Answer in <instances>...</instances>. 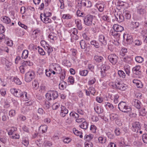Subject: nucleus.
Instances as JSON below:
<instances>
[{
    "label": "nucleus",
    "mask_w": 147,
    "mask_h": 147,
    "mask_svg": "<svg viewBox=\"0 0 147 147\" xmlns=\"http://www.w3.org/2000/svg\"><path fill=\"white\" fill-rule=\"evenodd\" d=\"M114 30V31L111 33V34L113 36H123V37H128V34L122 32L123 30V27L117 24H114L113 26Z\"/></svg>",
    "instance_id": "1"
},
{
    "label": "nucleus",
    "mask_w": 147,
    "mask_h": 147,
    "mask_svg": "<svg viewBox=\"0 0 147 147\" xmlns=\"http://www.w3.org/2000/svg\"><path fill=\"white\" fill-rule=\"evenodd\" d=\"M119 109L121 111L124 113H128L131 111V108L128 106L125 102L121 101L118 105Z\"/></svg>",
    "instance_id": "2"
},
{
    "label": "nucleus",
    "mask_w": 147,
    "mask_h": 147,
    "mask_svg": "<svg viewBox=\"0 0 147 147\" xmlns=\"http://www.w3.org/2000/svg\"><path fill=\"white\" fill-rule=\"evenodd\" d=\"M93 19V16L92 15L88 14L85 16L83 19L85 24L87 26L92 25Z\"/></svg>",
    "instance_id": "3"
},
{
    "label": "nucleus",
    "mask_w": 147,
    "mask_h": 147,
    "mask_svg": "<svg viewBox=\"0 0 147 147\" xmlns=\"http://www.w3.org/2000/svg\"><path fill=\"white\" fill-rule=\"evenodd\" d=\"M113 88L119 89L121 91H124L126 89V86L123 84H121L117 80L115 81V83L112 85Z\"/></svg>",
    "instance_id": "4"
},
{
    "label": "nucleus",
    "mask_w": 147,
    "mask_h": 147,
    "mask_svg": "<svg viewBox=\"0 0 147 147\" xmlns=\"http://www.w3.org/2000/svg\"><path fill=\"white\" fill-rule=\"evenodd\" d=\"M108 58L109 61L113 65H115L117 62L118 57L115 54H110Z\"/></svg>",
    "instance_id": "5"
},
{
    "label": "nucleus",
    "mask_w": 147,
    "mask_h": 147,
    "mask_svg": "<svg viewBox=\"0 0 147 147\" xmlns=\"http://www.w3.org/2000/svg\"><path fill=\"white\" fill-rule=\"evenodd\" d=\"M34 73L33 72L28 71L25 75V81L27 82H29L34 78Z\"/></svg>",
    "instance_id": "6"
},
{
    "label": "nucleus",
    "mask_w": 147,
    "mask_h": 147,
    "mask_svg": "<svg viewBox=\"0 0 147 147\" xmlns=\"http://www.w3.org/2000/svg\"><path fill=\"white\" fill-rule=\"evenodd\" d=\"M110 67V66L106 62L102 63L100 67V72L101 74L103 76L105 75V71L108 70Z\"/></svg>",
    "instance_id": "7"
},
{
    "label": "nucleus",
    "mask_w": 147,
    "mask_h": 147,
    "mask_svg": "<svg viewBox=\"0 0 147 147\" xmlns=\"http://www.w3.org/2000/svg\"><path fill=\"white\" fill-rule=\"evenodd\" d=\"M132 125L133 127L132 130L137 133H138L139 130L141 128L140 123L138 121H134L133 122Z\"/></svg>",
    "instance_id": "8"
},
{
    "label": "nucleus",
    "mask_w": 147,
    "mask_h": 147,
    "mask_svg": "<svg viewBox=\"0 0 147 147\" xmlns=\"http://www.w3.org/2000/svg\"><path fill=\"white\" fill-rule=\"evenodd\" d=\"M115 16L116 19V20L119 23L122 22L124 20L123 16L120 13V12L117 13L116 15L115 14Z\"/></svg>",
    "instance_id": "9"
},
{
    "label": "nucleus",
    "mask_w": 147,
    "mask_h": 147,
    "mask_svg": "<svg viewBox=\"0 0 147 147\" xmlns=\"http://www.w3.org/2000/svg\"><path fill=\"white\" fill-rule=\"evenodd\" d=\"M80 4L87 7H90L92 6L91 2L88 0H82L81 1Z\"/></svg>",
    "instance_id": "10"
},
{
    "label": "nucleus",
    "mask_w": 147,
    "mask_h": 147,
    "mask_svg": "<svg viewBox=\"0 0 147 147\" xmlns=\"http://www.w3.org/2000/svg\"><path fill=\"white\" fill-rule=\"evenodd\" d=\"M68 112V110L65 106L61 105L60 115L62 117H64L67 114Z\"/></svg>",
    "instance_id": "11"
},
{
    "label": "nucleus",
    "mask_w": 147,
    "mask_h": 147,
    "mask_svg": "<svg viewBox=\"0 0 147 147\" xmlns=\"http://www.w3.org/2000/svg\"><path fill=\"white\" fill-rule=\"evenodd\" d=\"M132 104L136 108L138 109L140 108L141 102L139 100L137 99H134L133 101Z\"/></svg>",
    "instance_id": "12"
},
{
    "label": "nucleus",
    "mask_w": 147,
    "mask_h": 147,
    "mask_svg": "<svg viewBox=\"0 0 147 147\" xmlns=\"http://www.w3.org/2000/svg\"><path fill=\"white\" fill-rule=\"evenodd\" d=\"M48 96H52L53 100H54L57 98L58 96V94L57 92L55 91H50L49 93H47Z\"/></svg>",
    "instance_id": "13"
},
{
    "label": "nucleus",
    "mask_w": 147,
    "mask_h": 147,
    "mask_svg": "<svg viewBox=\"0 0 147 147\" xmlns=\"http://www.w3.org/2000/svg\"><path fill=\"white\" fill-rule=\"evenodd\" d=\"M140 66L138 65L136 66L132 69L133 73L136 75L140 74L141 73V72L140 71Z\"/></svg>",
    "instance_id": "14"
},
{
    "label": "nucleus",
    "mask_w": 147,
    "mask_h": 147,
    "mask_svg": "<svg viewBox=\"0 0 147 147\" xmlns=\"http://www.w3.org/2000/svg\"><path fill=\"white\" fill-rule=\"evenodd\" d=\"M105 5V4L103 2L97 4V7L100 11L102 12L103 11Z\"/></svg>",
    "instance_id": "15"
},
{
    "label": "nucleus",
    "mask_w": 147,
    "mask_h": 147,
    "mask_svg": "<svg viewBox=\"0 0 147 147\" xmlns=\"http://www.w3.org/2000/svg\"><path fill=\"white\" fill-rule=\"evenodd\" d=\"M75 22L78 29L79 30H81L83 26L81 20L80 19L75 20Z\"/></svg>",
    "instance_id": "16"
},
{
    "label": "nucleus",
    "mask_w": 147,
    "mask_h": 147,
    "mask_svg": "<svg viewBox=\"0 0 147 147\" xmlns=\"http://www.w3.org/2000/svg\"><path fill=\"white\" fill-rule=\"evenodd\" d=\"M1 21L6 24H9L11 22L10 19L6 16H3L1 18Z\"/></svg>",
    "instance_id": "17"
},
{
    "label": "nucleus",
    "mask_w": 147,
    "mask_h": 147,
    "mask_svg": "<svg viewBox=\"0 0 147 147\" xmlns=\"http://www.w3.org/2000/svg\"><path fill=\"white\" fill-rule=\"evenodd\" d=\"M134 83L136 84V85L138 88H141L142 87L143 85L141 82L137 80L134 79L133 80Z\"/></svg>",
    "instance_id": "18"
},
{
    "label": "nucleus",
    "mask_w": 147,
    "mask_h": 147,
    "mask_svg": "<svg viewBox=\"0 0 147 147\" xmlns=\"http://www.w3.org/2000/svg\"><path fill=\"white\" fill-rule=\"evenodd\" d=\"M94 60L97 62H100L103 61L104 59L103 58L100 56L96 55L94 57Z\"/></svg>",
    "instance_id": "19"
},
{
    "label": "nucleus",
    "mask_w": 147,
    "mask_h": 147,
    "mask_svg": "<svg viewBox=\"0 0 147 147\" xmlns=\"http://www.w3.org/2000/svg\"><path fill=\"white\" fill-rule=\"evenodd\" d=\"M0 116H1L2 120V121H4L7 120L8 118L7 113L2 112L0 113Z\"/></svg>",
    "instance_id": "20"
},
{
    "label": "nucleus",
    "mask_w": 147,
    "mask_h": 147,
    "mask_svg": "<svg viewBox=\"0 0 147 147\" xmlns=\"http://www.w3.org/2000/svg\"><path fill=\"white\" fill-rule=\"evenodd\" d=\"M40 31L38 29H37L34 30L32 33L33 36L34 37L39 36H40Z\"/></svg>",
    "instance_id": "21"
},
{
    "label": "nucleus",
    "mask_w": 147,
    "mask_h": 147,
    "mask_svg": "<svg viewBox=\"0 0 147 147\" xmlns=\"http://www.w3.org/2000/svg\"><path fill=\"white\" fill-rule=\"evenodd\" d=\"M73 131L75 134L77 136H79L80 138H81L82 137V133L81 132L77 130L75 128L73 129Z\"/></svg>",
    "instance_id": "22"
},
{
    "label": "nucleus",
    "mask_w": 147,
    "mask_h": 147,
    "mask_svg": "<svg viewBox=\"0 0 147 147\" xmlns=\"http://www.w3.org/2000/svg\"><path fill=\"white\" fill-rule=\"evenodd\" d=\"M88 123L86 121H84L80 126L81 128L86 129L88 128Z\"/></svg>",
    "instance_id": "23"
},
{
    "label": "nucleus",
    "mask_w": 147,
    "mask_h": 147,
    "mask_svg": "<svg viewBox=\"0 0 147 147\" xmlns=\"http://www.w3.org/2000/svg\"><path fill=\"white\" fill-rule=\"evenodd\" d=\"M119 118L118 115L116 114L112 113L110 115V119L111 120L115 121Z\"/></svg>",
    "instance_id": "24"
},
{
    "label": "nucleus",
    "mask_w": 147,
    "mask_h": 147,
    "mask_svg": "<svg viewBox=\"0 0 147 147\" xmlns=\"http://www.w3.org/2000/svg\"><path fill=\"white\" fill-rule=\"evenodd\" d=\"M47 126L46 125H42L40 127L39 129L41 130L43 133H45L47 131Z\"/></svg>",
    "instance_id": "25"
},
{
    "label": "nucleus",
    "mask_w": 147,
    "mask_h": 147,
    "mask_svg": "<svg viewBox=\"0 0 147 147\" xmlns=\"http://www.w3.org/2000/svg\"><path fill=\"white\" fill-rule=\"evenodd\" d=\"M28 51L27 50H25L23 51L22 57V59H26L28 57Z\"/></svg>",
    "instance_id": "26"
},
{
    "label": "nucleus",
    "mask_w": 147,
    "mask_h": 147,
    "mask_svg": "<svg viewBox=\"0 0 147 147\" xmlns=\"http://www.w3.org/2000/svg\"><path fill=\"white\" fill-rule=\"evenodd\" d=\"M123 15L124 16L125 18L127 19H129L131 18V15L128 11L125 10L124 11Z\"/></svg>",
    "instance_id": "27"
},
{
    "label": "nucleus",
    "mask_w": 147,
    "mask_h": 147,
    "mask_svg": "<svg viewBox=\"0 0 147 147\" xmlns=\"http://www.w3.org/2000/svg\"><path fill=\"white\" fill-rule=\"evenodd\" d=\"M93 137V135L90 134L89 135H86L84 137V139L87 141H90Z\"/></svg>",
    "instance_id": "28"
},
{
    "label": "nucleus",
    "mask_w": 147,
    "mask_h": 147,
    "mask_svg": "<svg viewBox=\"0 0 147 147\" xmlns=\"http://www.w3.org/2000/svg\"><path fill=\"white\" fill-rule=\"evenodd\" d=\"M94 109L96 113L98 114L102 113L103 111V109H101L100 108L97 106L95 107Z\"/></svg>",
    "instance_id": "29"
},
{
    "label": "nucleus",
    "mask_w": 147,
    "mask_h": 147,
    "mask_svg": "<svg viewBox=\"0 0 147 147\" xmlns=\"http://www.w3.org/2000/svg\"><path fill=\"white\" fill-rule=\"evenodd\" d=\"M123 40H126L127 43L128 44L131 43L133 42L132 37H123Z\"/></svg>",
    "instance_id": "30"
},
{
    "label": "nucleus",
    "mask_w": 147,
    "mask_h": 147,
    "mask_svg": "<svg viewBox=\"0 0 147 147\" xmlns=\"http://www.w3.org/2000/svg\"><path fill=\"white\" fill-rule=\"evenodd\" d=\"M66 83L65 82H63L59 84V88L61 90H64L66 87Z\"/></svg>",
    "instance_id": "31"
},
{
    "label": "nucleus",
    "mask_w": 147,
    "mask_h": 147,
    "mask_svg": "<svg viewBox=\"0 0 147 147\" xmlns=\"http://www.w3.org/2000/svg\"><path fill=\"white\" fill-rule=\"evenodd\" d=\"M22 64L24 66L27 65L30 66L32 65V63L30 61H24L22 63Z\"/></svg>",
    "instance_id": "32"
},
{
    "label": "nucleus",
    "mask_w": 147,
    "mask_h": 147,
    "mask_svg": "<svg viewBox=\"0 0 147 147\" xmlns=\"http://www.w3.org/2000/svg\"><path fill=\"white\" fill-rule=\"evenodd\" d=\"M136 61L139 63H142L144 61L143 58L140 56H137L135 57Z\"/></svg>",
    "instance_id": "33"
},
{
    "label": "nucleus",
    "mask_w": 147,
    "mask_h": 147,
    "mask_svg": "<svg viewBox=\"0 0 147 147\" xmlns=\"http://www.w3.org/2000/svg\"><path fill=\"white\" fill-rule=\"evenodd\" d=\"M125 71L127 74L129 76L130 73V67L129 66L124 67Z\"/></svg>",
    "instance_id": "34"
},
{
    "label": "nucleus",
    "mask_w": 147,
    "mask_h": 147,
    "mask_svg": "<svg viewBox=\"0 0 147 147\" xmlns=\"http://www.w3.org/2000/svg\"><path fill=\"white\" fill-rule=\"evenodd\" d=\"M146 113H147V111H146L145 108H144L143 109L140 111L139 115L142 116H144L146 115Z\"/></svg>",
    "instance_id": "35"
},
{
    "label": "nucleus",
    "mask_w": 147,
    "mask_h": 147,
    "mask_svg": "<svg viewBox=\"0 0 147 147\" xmlns=\"http://www.w3.org/2000/svg\"><path fill=\"white\" fill-rule=\"evenodd\" d=\"M88 73V71L87 70H84L80 71V74L82 76H86Z\"/></svg>",
    "instance_id": "36"
},
{
    "label": "nucleus",
    "mask_w": 147,
    "mask_h": 147,
    "mask_svg": "<svg viewBox=\"0 0 147 147\" xmlns=\"http://www.w3.org/2000/svg\"><path fill=\"white\" fill-rule=\"evenodd\" d=\"M106 134L108 138L109 139H113L115 137L114 134L112 133L108 132Z\"/></svg>",
    "instance_id": "37"
},
{
    "label": "nucleus",
    "mask_w": 147,
    "mask_h": 147,
    "mask_svg": "<svg viewBox=\"0 0 147 147\" xmlns=\"http://www.w3.org/2000/svg\"><path fill=\"white\" fill-rule=\"evenodd\" d=\"M45 50H47V53L48 55H49L53 51V49L52 48H51L50 47L47 46L46 47H45Z\"/></svg>",
    "instance_id": "38"
},
{
    "label": "nucleus",
    "mask_w": 147,
    "mask_h": 147,
    "mask_svg": "<svg viewBox=\"0 0 147 147\" xmlns=\"http://www.w3.org/2000/svg\"><path fill=\"white\" fill-rule=\"evenodd\" d=\"M69 115L70 116H72V117H73L74 118H79L80 117L79 115L77 113H76L71 112L70 113Z\"/></svg>",
    "instance_id": "39"
},
{
    "label": "nucleus",
    "mask_w": 147,
    "mask_h": 147,
    "mask_svg": "<svg viewBox=\"0 0 147 147\" xmlns=\"http://www.w3.org/2000/svg\"><path fill=\"white\" fill-rule=\"evenodd\" d=\"M118 74L120 77L125 78V75L124 72L122 70H119L118 71Z\"/></svg>",
    "instance_id": "40"
},
{
    "label": "nucleus",
    "mask_w": 147,
    "mask_h": 147,
    "mask_svg": "<svg viewBox=\"0 0 147 147\" xmlns=\"http://www.w3.org/2000/svg\"><path fill=\"white\" fill-rule=\"evenodd\" d=\"M98 140L100 143L103 144L106 142V139L105 138H103L102 137H99L98 138Z\"/></svg>",
    "instance_id": "41"
},
{
    "label": "nucleus",
    "mask_w": 147,
    "mask_h": 147,
    "mask_svg": "<svg viewBox=\"0 0 147 147\" xmlns=\"http://www.w3.org/2000/svg\"><path fill=\"white\" fill-rule=\"evenodd\" d=\"M17 130L16 128L15 127H12L11 129L8 132V134L9 135H12L14 132L16 131Z\"/></svg>",
    "instance_id": "42"
},
{
    "label": "nucleus",
    "mask_w": 147,
    "mask_h": 147,
    "mask_svg": "<svg viewBox=\"0 0 147 147\" xmlns=\"http://www.w3.org/2000/svg\"><path fill=\"white\" fill-rule=\"evenodd\" d=\"M22 92L20 90H17L16 91V94H15V96L17 97H22Z\"/></svg>",
    "instance_id": "43"
},
{
    "label": "nucleus",
    "mask_w": 147,
    "mask_h": 147,
    "mask_svg": "<svg viewBox=\"0 0 147 147\" xmlns=\"http://www.w3.org/2000/svg\"><path fill=\"white\" fill-rule=\"evenodd\" d=\"M98 39L99 41L102 44L104 45L106 44V40L105 39V37H100Z\"/></svg>",
    "instance_id": "44"
},
{
    "label": "nucleus",
    "mask_w": 147,
    "mask_h": 147,
    "mask_svg": "<svg viewBox=\"0 0 147 147\" xmlns=\"http://www.w3.org/2000/svg\"><path fill=\"white\" fill-rule=\"evenodd\" d=\"M115 123L119 126H121L122 125V122L119 117L115 121Z\"/></svg>",
    "instance_id": "45"
},
{
    "label": "nucleus",
    "mask_w": 147,
    "mask_h": 147,
    "mask_svg": "<svg viewBox=\"0 0 147 147\" xmlns=\"http://www.w3.org/2000/svg\"><path fill=\"white\" fill-rule=\"evenodd\" d=\"M105 106L106 107H108L111 110H112L114 108L113 105L112 104H110L109 102H107L106 103H105Z\"/></svg>",
    "instance_id": "46"
},
{
    "label": "nucleus",
    "mask_w": 147,
    "mask_h": 147,
    "mask_svg": "<svg viewBox=\"0 0 147 147\" xmlns=\"http://www.w3.org/2000/svg\"><path fill=\"white\" fill-rule=\"evenodd\" d=\"M38 51L39 53L41 55H45V52L43 51V49L39 47H38Z\"/></svg>",
    "instance_id": "47"
},
{
    "label": "nucleus",
    "mask_w": 147,
    "mask_h": 147,
    "mask_svg": "<svg viewBox=\"0 0 147 147\" xmlns=\"http://www.w3.org/2000/svg\"><path fill=\"white\" fill-rule=\"evenodd\" d=\"M142 139L144 143H147V134H144L142 136Z\"/></svg>",
    "instance_id": "48"
},
{
    "label": "nucleus",
    "mask_w": 147,
    "mask_h": 147,
    "mask_svg": "<svg viewBox=\"0 0 147 147\" xmlns=\"http://www.w3.org/2000/svg\"><path fill=\"white\" fill-rule=\"evenodd\" d=\"M127 49H125V48H122L121 49V50L120 52V55L122 56H123V57L125 55V53H127Z\"/></svg>",
    "instance_id": "49"
},
{
    "label": "nucleus",
    "mask_w": 147,
    "mask_h": 147,
    "mask_svg": "<svg viewBox=\"0 0 147 147\" xmlns=\"http://www.w3.org/2000/svg\"><path fill=\"white\" fill-rule=\"evenodd\" d=\"M88 90H89L90 93L91 94H92L94 95L95 93V91L94 88L93 87H90L88 89Z\"/></svg>",
    "instance_id": "50"
},
{
    "label": "nucleus",
    "mask_w": 147,
    "mask_h": 147,
    "mask_svg": "<svg viewBox=\"0 0 147 147\" xmlns=\"http://www.w3.org/2000/svg\"><path fill=\"white\" fill-rule=\"evenodd\" d=\"M7 139L5 136H0V141L3 143H5L6 142Z\"/></svg>",
    "instance_id": "51"
},
{
    "label": "nucleus",
    "mask_w": 147,
    "mask_h": 147,
    "mask_svg": "<svg viewBox=\"0 0 147 147\" xmlns=\"http://www.w3.org/2000/svg\"><path fill=\"white\" fill-rule=\"evenodd\" d=\"M60 107V105L58 103H55L52 106V108L53 110H56Z\"/></svg>",
    "instance_id": "52"
},
{
    "label": "nucleus",
    "mask_w": 147,
    "mask_h": 147,
    "mask_svg": "<svg viewBox=\"0 0 147 147\" xmlns=\"http://www.w3.org/2000/svg\"><path fill=\"white\" fill-rule=\"evenodd\" d=\"M130 58L128 57H122L121 58V60L125 62H128Z\"/></svg>",
    "instance_id": "53"
},
{
    "label": "nucleus",
    "mask_w": 147,
    "mask_h": 147,
    "mask_svg": "<svg viewBox=\"0 0 147 147\" xmlns=\"http://www.w3.org/2000/svg\"><path fill=\"white\" fill-rule=\"evenodd\" d=\"M81 47L82 49H84L85 48V44L83 40H82L80 42Z\"/></svg>",
    "instance_id": "54"
},
{
    "label": "nucleus",
    "mask_w": 147,
    "mask_h": 147,
    "mask_svg": "<svg viewBox=\"0 0 147 147\" xmlns=\"http://www.w3.org/2000/svg\"><path fill=\"white\" fill-rule=\"evenodd\" d=\"M92 144L90 142H86L85 143V147H92Z\"/></svg>",
    "instance_id": "55"
},
{
    "label": "nucleus",
    "mask_w": 147,
    "mask_h": 147,
    "mask_svg": "<svg viewBox=\"0 0 147 147\" xmlns=\"http://www.w3.org/2000/svg\"><path fill=\"white\" fill-rule=\"evenodd\" d=\"M137 11L140 15H143V14L144 13L145 11L144 10V9L142 8H140L138 9Z\"/></svg>",
    "instance_id": "56"
},
{
    "label": "nucleus",
    "mask_w": 147,
    "mask_h": 147,
    "mask_svg": "<svg viewBox=\"0 0 147 147\" xmlns=\"http://www.w3.org/2000/svg\"><path fill=\"white\" fill-rule=\"evenodd\" d=\"M102 19L104 21H106L109 22L110 20L109 17L107 15H104L102 17Z\"/></svg>",
    "instance_id": "57"
},
{
    "label": "nucleus",
    "mask_w": 147,
    "mask_h": 147,
    "mask_svg": "<svg viewBox=\"0 0 147 147\" xmlns=\"http://www.w3.org/2000/svg\"><path fill=\"white\" fill-rule=\"evenodd\" d=\"M96 127L94 125H92L90 126V129L92 130L93 133L96 132Z\"/></svg>",
    "instance_id": "58"
},
{
    "label": "nucleus",
    "mask_w": 147,
    "mask_h": 147,
    "mask_svg": "<svg viewBox=\"0 0 147 147\" xmlns=\"http://www.w3.org/2000/svg\"><path fill=\"white\" fill-rule=\"evenodd\" d=\"M62 18L64 19H69L71 18V16L69 14H63Z\"/></svg>",
    "instance_id": "59"
},
{
    "label": "nucleus",
    "mask_w": 147,
    "mask_h": 147,
    "mask_svg": "<svg viewBox=\"0 0 147 147\" xmlns=\"http://www.w3.org/2000/svg\"><path fill=\"white\" fill-rule=\"evenodd\" d=\"M14 82H15L18 85H20L22 84V82L19 79L17 78H14Z\"/></svg>",
    "instance_id": "60"
},
{
    "label": "nucleus",
    "mask_w": 147,
    "mask_h": 147,
    "mask_svg": "<svg viewBox=\"0 0 147 147\" xmlns=\"http://www.w3.org/2000/svg\"><path fill=\"white\" fill-rule=\"evenodd\" d=\"M20 69L21 73H24L25 72V66L22 64V65L20 67Z\"/></svg>",
    "instance_id": "61"
},
{
    "label": "nucleus",
    "mask_w": 147,
    "mask_h": 147,
    "mask_svg": "<svg viewBox=\"0 0 147 147\" xmlns=\"http://www.w3.org/2000/svg\"><path fill=\"white\" fill-rule=\"evenodd\" d=\"M63 141L65 143L68 144L71 141V139L68 138H67L64 139Z\"/></svg>",
    "instance_id": "62"
},
{
    "label": "nucleus",
    "mask_w": 147,
    "mask_h": 147,
    "mask_svg": "<svg viewBox=\"0 0 147 147\" xmlns=\"http://www.w3.org/2000/svg\"><path fill=\"white\" fill-rule=\"evenodd\" d=\"M132 24L133 28H137L139 26V23L138 22H133Z\"/></svg>",
    "instance_id": "63"
},
{
    "label": "nucleus",
    "mask_w": 147,
    "mask_h": 147,
    "mask_svg": "<svg viewBox=\"0 0 147 147\" xmlns=\"http://www.w3.org/2000/svg\"><path fill=\"white\" fill-rule=\"evenodd\" d=\"M5 31V28L1 24H0V32L4 33Z\"/></svg>",
    "instance_id": "64"
}]
</instances>
